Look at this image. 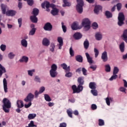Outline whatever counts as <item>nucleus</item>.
Returning <instances> with one entry per match:
<instances>
[{
  "mask_svg": "<svg viewBox=\"0 0 127 127\" xmlns=\"http://www.w3.org/2000/svg\"><path fill=\"white\" fill-rule=\"evenodd\" d=\"M3 110L5 113H9V109L11 108V103L10 101L7 98H4L2 100Z\"/></svg>",
  "mask_w": 127,
  "mask_h": 127,
  "instance_id": "nucleus-1",
  "label": "nucleus"
},
{
  "mask_svg": "<svg viewBox=\"0 0 127 127\" xmlns=\"http://www.w3.org/2000/svg\"><path fill=\"white\" fill-rule=\"evenodd\" d=\"M57 65L55 64H53L51 66V69L50 70V75L52 78H55L58 75L57 72Z\"/></svg>",
  "mask_w": 127,
  "mask_h": 127,
  "instance_id": "nucleus-2",
  "label": "nucleus"
},
{
  "mask_svg": "<svg viewBox=\"0 0 127 127\" xmlns=\"http://www.w3.org/2000/svg\"><path fill=\"white\" fill-rule=\"evenodd\" d=\"M118 19V25H119V26H122V25H124V24H125L124 21L126 19V18L125 17V15L124 14V13L120 12L119 13Z\"/></svg>",
  "mask_w": 127,
  "mask_h": 127,
  "instance_id": "nucleus-3",
  "label": "nucleus"
},
{
  "mask_svg": "<svg viewBox=\"0 0 127 127\" xmlns=\"http://www.w3.org/2000/svg\"><path fill=\"white\" fill-rule=\"evenodd\" d=\"M77 4L76 6V10L78 13L83 12V6H84V2L83 0H77Z\"/></svg>",
  "mask_w": 127,
  "mask_h": 127,
  "instance_id": "nucleus-4",
  "label": "nucleus"
},
{
  "mask_svg": "<svg viewBox=\"0 0 127 127\" xmlns=\"http://www.w3.org/2000/svg\"><path fill=\"white\" fill-rule=\"evenodd\" d=\"M82 26H84V29L86 30H89L91 28V22L88 18L83 19L82 22Z\"/></svg>",
  "mask_w": 127,
  "mask_h": 127,
  "instance_id": "nucleus-5",
  "label": "nucleus"
},
{
  "mask_svg": "<svg viewBox=\"0 0 127 127\" xmlns=\"http://www.w3.org/2000/svg\"><path fill=\"white\" fill-rule=\"evenodd\" d=\"M72 89L73 90V94H76V93H79L80 92H82V91H83V86L82 85H78L77 86H76V85H73L72 86Z\"/></svg>",
  "mask_w": 127,
  "mask_h": 127,
  "instance_id": "nucleus-6",
  "label": "nucleus"
},
{
  "mask_svg": "<svg viewBox=\"0 0 127 127\" xmlns=\"http://www.w3.org/2000/svg\"><path fill=\"white\" fill-rule=\"evenodd\" d=\"M16 104L18 108L15 110V111L16 113L19 114V113H20L21 111L20 108H23L24 107V104H23V101L19 100L17 101Z\"/></svg>",
  "mask_w": 127,
  "mask_h": 127,
  "instance_id": "nucleus-7",
  "label": "nucleus"
},
{
  "mask_svg": "<svg viewBox=\"0 0 127 127\" xmlns=\"http://www.w3.org/2000/svg\"><path fill=\"white\" fill-rule=\"evenodd\" d=\"M34 98V95L32 94V93H30L28 94L26 98L24 99L25 102L28 103V102H32L33 99Z\"/></svg>",
  "mask_w": 127,
  "mask_h": 127,
  "instance_id": "nucleus-8",
  "label": "nucleus"
},
{
  "mask_svg": "<svg viewBox=\"0 0 127 127\" xmlns=\"http://www.w3.org/2000/svg\"><path fill=\"white\" fill-rule=\"evenodd\" d=\"M41 6L42 8H46V11H50V9L49 8L50 7V3L49 1H46L45 2H43L41 4Z\"/></svg>",
  "mask_w": 127,
  "mask_h": 127,
  "instance_id": "nucleus-9",
  "label": "nucleus"
},
{
  "mask_svg": "<svg viewBox=\"0 0 127 127\" xmlns=\"http://www.w3.org/2000/svg\"><path fill=\"white\" fill-rule=\"evenodd\" d=\"M52 25L49 22L46 23L43 27L44 30L46 31H51L52 30Z\"/></svg>",
  "mask_w": 127,
  "mask_h": 127,
  "instance_id": "nucleus-10",
  "label": "nucleus"
},
{
  "mask_svg": "<svg viewBox=\"0 0 127 127\" xmlns=\"http://www.w3.org/2000/svg\"><path fill=\"white\" fill-rule=\"evenodd\" d=\"M101 59L103 62H107L108 61V53L106 51H104L101 55Z\"/></svg>",
  "mask_w": 127,
  "mask_h": 127,
  "instance_id": "nucleus-11",
  "label": "nucleus"
},
{
  "mask_svg": "<svg viewBox=\"0 0 127 127\" xmlns=\"http://www.w3.org/2000/svg\"><path fill=\"white\" fill-rule=\"evenodd\" d=\"M82 36L83 35H82V34L80 32L75 33L73 35V37L75 40H79V39H81Z\"/></svg>",
  "mask_w": 127,
  "mask_h": 127,
  "instance_id": "nucleus-12",
  "label": "nucleus"
},
{
  "mask_svg": "<svg viewBox=\"0 0 127 127\" xmlns=\"http://www.w3.org/2000/svg\"><path fill=\"white\" fill-rule=\"evenodd\" d=\"M16 13V11L13 10H9L6 12V15H7V16H14Z\"/></svg>",
  "mask_w": 127,
  "mask_h": 127,
  "instance_id": "nucleus-13",
  "label": "nucleus"
},
{
  "mask_svg": "<svg viewBox=\"0 0 127 127\" xmlns=\"http://www.w3.org/2000/svg\"><path fill=\"white\" fill-rule=\"evenodd\" d=\"M3 86L4 89V92L5 93H7V81L6 78H3Z\"/></svg>",
  "mask_w": 127,
  "mask_h": 127,
  "instance_id": "nucleus-14",
  "label": "nucleus"
},
{
  "mask_svg": "<svg viewBox=\"0 0 127 127\" xmlns=\"http://www.w3.org/2000/svg\"><path fill=\"white\" fill-rule=\"evenodd\" d=\"M4 73H6V70L1 64H0V78L2 76V74Z\"/></svg>",
  "mask_w": 127,
  "mask_h": 127,
  "instance_id": "nucleus-15",
  "label": "nucleus"
},
{
  "mask_svg": "<svg viewBox=\"0 0 127 127\" xmlns=\"http://www.w3.org/2000/svg\"><path fill=\"white\" fill-rule=\"evenodd\" d=\"M102 8H103L101 7V5H96L95 6L94 11L95 13H96V14H98L99 13L100 10H102Z\"/></svg>",
  "mask_w": 127,
  "mask_h": 127,
  "instance_id": "nucleus-16",
  "label": "nucleus"
},
{
  "mask_svg": "<svg viewBox=\"0 0 127 127\" xmlns=\"http://www.w3.org/2000/svg\"><path fill=\"white\" fill-rule=\"evenodd\" d=\"M85 56L86 57L87 62L89 64H92L93 63V58L92 57H90V55L88 53H85Z\"/></svg>",
  "mask_w": 127,
  "mask_h": 127,
  "instance_id": "nucleus-17",
  "label": "nucleus"
},
{
  "mask_svg": "<svg viewBox=\"0 0 127 127\" xmlns=\"http://www.w3.org/2000/svg\"><path fill=\"white\" fill-rule=\"evenodd\" d=\"M30 19L32 22H33V23H37V21H38V19H37V17L35 15H32L30 16Z\"/></svg>",
  "mask_w": 127,
  "mask_h": 127,
  "instance_id": "nucleus-18",
  "label": "nucleus"
},
{
  "mask_svg": "<svg viewBox=\"0 0 127 127\" xmlns=\"http://www.w3.org/2000/svg\"><path fill=\"white\" fill-rule=\"evenodd\" d=\"M61 67H62L64 70H65V71H70V66H67L66 64L64 63L63 64H61Z\"/></svg>",
  "mask_w": 127,
  "mask_h": 127,
  "instance_id": "nucleus-19",
  "label": "nucleus"
},
{
  "mask_svg": "<svg viewBox=\"0 0 127 127\" xmlns=\"http://www.w3.org/2000/svg\"><path fill=\"white\" fill-rule=\"evenodd\" d=\"M77 82L79 83V85L80 86H83L84 85V77H79L77 79Z\"/></svg>",
  "mask_w": 127,
  "mask_h": 127,
  "instance_id": "nucleus-20",
  "label": "nucleus"
},
{
  "mask_svg": "<svg viewBox=\"0 0 127 127\" xmlns=\"http://www.w3.org/2000/svg\"><path fill=\"white\" fill-rule=\"evenodd\" d=\"M96 86V83L94 82H91L89 84V87L90 89H92V90H96L97 88Z\"/></svg>",
  "mask_w": 127,
  "mask_h": 127,
  "instance_id": "nucleus-21",
  "label": "nucleus"
},
{
  "mask_svg": "<svg viewBox=\"0 0 127 127\" xmlns=\"http://www.w3.org/2000/svg\"><path fill=\"white\" fill-rule=\"evenodd\" d=\"M71 27L72 30H77V29H78V23H77V22H74L71 24Z\"/></svg>",
  "mask_w": 127,
  "mask_h": 127,
  "instance_id": "nucleus-22",
  "label": "nucleus"
},
{
  "mask_svg": "<svg viewBox=\"0 0 127 127\" xmlns=\"http://www.w3.org/2000/svg\"><path fill=\"white\" fill-rule=\"evenodd\" d=\"M75 60L77 61V62L82 63V62H83V57L81 55H77L75 56Z\"/></svg>",
  "mask_w": 127,
  "mask_h": 127,
  "instance_id": "nucleus-23",
  "label": "nucleus"
},
{
  "mask_svg": "<svg viewBox=\"0 0 127 127\" xmlns=\"http://www.w3.org/2000/svg\"><path fill=\"white\" fill-rule=\"evenodd\" d=\"M43 44L45 46H49L50 44V42L49 41V40L47 39V38H44L43 40Z\"/></svg>",
  "mask_w": 127,
  "mask_h": 127,
  "instance_id": "nucleus-24",
  "label": "nucleus"
},
{
  "mask_svg": "<svg viewBox=\"0 0 127 127\" xmlns=\"http://www.w3.org/2000/svg\"><path fill=\"white\" fill-rule=\"evenodd\" d=\"M66 113L68 116L72 119L73 118V111L71 109H69L66 110Z\"/></svg>",
  "mask_w": 127,
  "mask_h": 127,
  "instance_id": "nucleus-25",
  "label": "nucleus"
},
{
  "mask_svg": "<svg viewBox=\"0 0 127 127\" xmlns=\"http://www.w3.org/2000/svg\"><path fill=\"white\" fill-rule=\"evenodd\" d=\"M19 62L22 63V62H25V63H27L28 62V57L23 56L21 59L19 60Z\"/></svg>",
  "mask_w": 127,
  "mask_h": 127,
  "instance_id": "nucleus-26",
  "label": "nucleus"
},
{
  "mask_svg": "<svg viewBox=\"0 0 127 127\" xmlns=\"http://www.w3.org/2000/svg\"><path fill=\"white\" fill-rule=\"evenodd\" d=\"M59 12V10L57 9V8H53L51 10V13L53 15H57L58 14V13Z\"/></svg>",
  "mask_w": 127,
  "mask_h": 127,
  "instance_id": "nucleus-27",
  "label": "nucleus"
},
{
  "mask_svg": "<svg viewBox=\"0 0 127 127\" xmlns=\"http://www.w3.org/2000/svg\"><path fill=\"white\" fill-rule=\"evenodd\" d=\"M95 38L96 39V40H101V39L103 38V36L101 35V33H97L95 34Z\"/></svg>",
  "mask_w": 127,
  "mask_h": 127,
  "instance_id": "nucleus-28",
  "label": "nucleus"
},
{
  "mask_svg": "<svg viewBox=\"0 0 127 127\" xmlns=\"http://www.w3.org/2000/svg\"><path fill=\"white\" fill-rule=\"evenodd\" d=\"M83 45H84V48L86 49V50H87V49L89 48V46L90 45V44L89 43V41L86 39L83 43Z\"/></svg>",
  "mask_w": 127,
  "mask_h": 127,
  "instance_id": "nucleus-29",
  "label": "nucleus"
},
{
  "mask_svg": "<svg viewBox=\"0 0 127 127\" xmlns=\"http://www.w3.org/2000/svg\"><path fill=\"white\" fill-rule=\"evenodd\" d=\"M64 4H63V7H65V6H70L71 3L68 2V0H63Z\"/></svg>",
  "mask_w": 127,
  "mask_h": 127,
  "instance_id": "nucleus-30",
  "label": "nucleus"
},
{
  "mask_svg": "<svg viewBox=\"0 0 127 127\" xmlns=\"http://www.w3.org/2000/svg\"><path fill=\"white\" fill-rule=\"evenodd\" d=\"M1 7L2 9V13L3 14H5V12L6 11V5L4 4H1Z\"/></svg>",
  "mask_w": 127,
  "mask_h": 127,
  "instance_id": "nucleus-31",
  "label": "nucleus"
},
{
  "mask_svg": "<svg viewBox=\"0 0 127 127\" xmlns=\"http://www.w3.org/2000/svg\"><path fill=\"white\" fill-rule=\"evenodd\" d=\"M120 49L121 52H125V42H123L120 45Z\"/></svg>",
  "mask_w": 127,
  "mask_h": 127,
  "instance_id": "nucleus-32",
  "label": "nucleus"
},
{
  "mask_svg": "<svg viewBox=\"0 0 127 127\" xmlns=\"http://www.w3.org/2000/svg\"><path fill=\"white\" fill-rule=\"evenodd\" d=\"M65 77H66L67 78H71L72 76H73V73L72 72H70V71H65Z\"/></svg>",
  "mask_w": 127,
  "mask_h": 127,
  "instance_id": "nucleus-33",
  "label": "nucleus"
},
{
  "mask_svg": "<svg viewBox=\"0 0 127 127\" xmlns=\"http://www.w3.org/2000/svg\"><path fill=\"white\" fill-rule=\"evenodd\" d=\"M21 44L23 47H27V41L23 39L21 41Z\"/></svg>",
  "mask_w": 127,
  "mask_h": 127,
  "instance_id": "nucleus-34",
  "label": "nucleus"
},
{
  "mask_svg": "<svg viewBox=\"0 0 127 127\" xmlns=\"http://www.w3.org/2000/svg\"><path fill=\"white\" fill-rule=\"evenodd\" d=\"M35 118H36V114H30L28 116V120H33Z\"/></svg>",
  "mask_w": 127,
  "mask_h": 127,
  "instance_id": "nucleus-35",
  "label": "nucleus"
},
{
  "mask_svg": "<svg viewBox=\"0 0 127 127\" xmlns=\"http://www.w3.org/2000/svg\"><path fill=\"white\" fill-rule=\"evenodd\" d=\"M105 15L107 18H111V17H113V14L109 11H106L105 12Z\"/></svg>",
  "mask_w": 127,
  "mask_h": 127,
  "instance_id": "nucleus-36",
  "label": "nucleus"
},
{
  "mask_svg": "<svg viewBox=\"0 0 127 127\" xmlns=\"http://www.w3.org/2000/svg\"><path fill=\"white\" fill-rule=\"evenodd\" d=\"M32 12H33V15L37 16V15L39 14V9L36 8H35L33 9Z\"/></svg>",
  "mask_w": 127,
  "mask_h": 127,
  "instance_id": "nucleus-37",
  "label": "nucleus"
},
{
  "mask_svg": "<svg viewBox=\"0 0 127 127\" xmlns=\"http://www.w3.org/2000/svg\"><path fill=\"white\" fill-rule=\"evenodd\" d=\"M36 31V28H32L29 33V35L33 36L34 34H35Z\"/></svg>",
  "mask_w": 127,
  "mask_h": 127,
  "instance_id": "nucleus-38",
  "label": "nucleus"
},
{
  "mask_svg": "<svg viewBox=\"0 0 127 127\" xmlns=\"http://www.w3.org/2000/svg\"><path fill=\"white\" fill-rule=\"evenodd\" d=\"M62 28L64 33H66L67 32V27L64 25V22H62Z\"/></svg>",
  "mask_w": 127,
  "mask_h": 127,
  "instance_id": "nucleus-39",
  "label": "nucleus"
},
{
  "mask_svg": "<svg viewBox=\"0 0 127 127\" xmlns=\"http://www.w3.org/2000/svg\"><path fill=\"white\" fill-rule=\"evenodd\" d=\"M44 98L45 100H46L47 102H51L52 100L48 94H45Z\"/></svg>",
  "mask_w": 127,
  "mask_h": 127,
  "instance_id": "nucleus-40",
  "label": "nucleus"
},
{
  "mask_svg": "<svg viewBox=\"0 0 127 127\" xmlns=\"http://www.w3.org/2000/svg\"><path fill=\"white\" fill-rule=\"evenodd\" d=\"M98 123L99 127H103V126H105V121H104V120L102 119H99Z\"/></svg>",
  "mask_w": 127,
  "mask_h": 127,
  "instance_id": "nucleus-41",
  "label": "nucleus"
},
{
  "mask_svg": "<svg viewBox=\"0 0 127 127\" xmlns=\"http://www.w3.org/2000/svg\"><path fill=\"white\" fill-rule=\"evenodd\" d=\"M54 49H55V45L54 43H51L50 47V50L51 52H54Z\"/></svg>",
  "mask_w": 127,
  "mask_h": 127,
  "instance_id": "nucleus-42",
  "label": "nucleus"
},
{
  "mask_svg": "<svg viewBox=\"0 0 127 127\" xmlns=\"http://www.w3.org/2000/svg\"><path fill=\"white\" fill-rule=\"evenodd\" d=\"M105 71L106 72H111V66L110 64L105 65Z\"/></svg>",
  "mask_w": 127,
  "mask_h": 127,
  "instance_id": "nucleus-43",
  "label": "nucleus"
},
{
  "mask_svg": "<svg viewBox=\"0 0 127 127\" xmlns=\"http://www.w3.org/2000/svg\"><path fill=\"white\" fill-rule=\"evenodd\" d=\"M35 72V69H32L28 70V74L29 76H33V73Z\"/></svg>",
  "mask_w": 127,
  "mask_h": 127,
  "instance_id": "nucleus-44",
  "label": "nucleus"
},
{
  "mask_svg": "<svg viewBox=\"0 0 127 127\" xmlns=\"http://www.w3.org/2000/svg\"><path fill=\"white\" fill-rule=\"evenodd\" d=\"M94 53H95V58H97V57H98V56H99V50L98 49H97V48H95L94 49Z\"/></svg>",
  "mask_w": 127,
  "mask_h": 127,
  "instance_id": "nucleus-45",
  "label": "nucleus"
},
{
  "mask_svg": "<svg viewBox=\"0 0 127 127\" xmlns=\"http://www.w3.org/2000/svg\"><path fill=\"white\" fill-rule=\"evenodd\" d=\"M14 56H15V55L12 52L9 53L8 55V57L9 58V59H13V58H14Z\"/></svg>",
  "mask_w": 127,
  "mask_h": 127,
  "instance_id": "nucleus-46",
  "label": "nucleus"
},
{
  "mask_svg": "<svg viewBox=\"0 0 127 127\" xmlns=\"http://www.w3.org/2000/svg\"><path fill=\"white\" fill-rule=\"evenodd\" d=\"M119 68L117 66H115L114 68V70H113V74H115L116 75H117V74H118V73H119Z\"/></svg>",
  "mask_w": 127,
  "mask_h": 127,
  "instance_id": "nucleus-47",
  "label": "nucleus"
},
{
  "mask_svg": "<svg viewBox=\"0 0 127 127\" xmlns=\"http://www.w3.org/2000/svg\"><path fill=\"white\" fill-rule=\"evenodd\" d=\"M69 54L71 56V57H73L75 55V54L74 53V51L73 50V49L72 48V47H71L69 49Z\"/></svg>",
  "mask_w": 127,
  "mask_h": 127,
  "instance_id": "nucleus-48",
  "label": "nucleus"
},
{
  "mask_svg": "<svg viewBox=\"0 0 127 127\" xmlns=\"http://www.w3.org/2000/svg\"><path fill=\"white\" fill-rule=\"evenodd\" d=\"M118 78V75L117 74H114L111 77V78L109 79L110 81H113V80H116Z\"/></svg>",
  "mask_w": 127,
  "mask_h": 127,
  "instance_id": "nucleus-49",
  "label": "nucleus"
},
{
  "mask_svg": "<svg viewBox=\"0 0 127 127\" xmlns=\"http://www.w3.org/2000/svg\"><path fill=\"white\" fill-rule=\"evenodd\" d=\"M92 28H93V29H97V28L99 27V25H98V23H97L96 22H94L92 25Z\"/></svg>",
  "mask_w": 127,
  "mask_h": 127,
  "instance_id": "nucleus-50",
  "label": "nucleus"
},
{
  "mask_svg": "<svg viewBox=\"0 0 127 127\" xmlns=\"http://www.w3.org/2000/svg\"><path fill=\"white\" fill-rule=\"evenodd\" d=\"M27 3L28 5L30 6H32L33 5V4L34 3V1L33 0H28Z\"/></svg>",
  "mask_w": 127,
  "mask_h": 127,
  "instance_id": "nucleus-51",
  "label": "nucleus"
},
{
  "mask_svg": "<svg viewBox=\"0 0 127 127\" xmlns=\"http://www.w3.org/2000/svg\"><path fill=\"white\" fill-rule=\"evenodd\" d=\"M58 42H59V44H60L61 45L62 44H63V39H62V37H59L58 38Z\"/></svg>",
  "mask_w": 127,
  "mask_h": 127,
  "instance_id": "nucleus-52",
  "label": "nucleus"
},
{
  "mask_svg": "<svg viewBox=\"0 0 127 127\" xmlns=\"http://www.w3.org/2000/svg\"><path fill=\"white\" fill-rule=\"evenodd\" d=\"M116 6L117 8V10H118V11H120V10H121V9H122V3H118L116 4Z\"/></svg>",
  "mask_w": 127,
  "mask_h": 127,
  "instance_id": "nucleus-53",
  "label": "nucleus"
},
{
  "mask_svg": "<svg viewBox=\"0 0 127 127\" xmlns=\"http://www.w3.org/2000/svg\"><path fill=\"white\" fill-rule=\"evenodd\" d=\"M29 127H36V125H34V122L31 121L28 125Z\"/></svg>",
  "mask_w": 127,
  "mask_h": 127,
  "instance_id": "nucleus-54",
  "label": "nucleus"
},
{
  "mask_svg": "<svg viewBox=\"0 0 127 127\" xmlns=\"http://www.w3.org/2000/svg\"><path fill=\"white\" fill-rule=\"evenodd\" d=\"M0 48L2 51H5L6 49V46L5 45L2 44L1 45Z\"/></svg>",
  "mask_w": 127,
  "mask_h": 127,
  "instance_id": "nucleus-55",
  "label": "nucleus"
},
{
  "mask_svg": "<svg viewBox=\"0 0 127 127\" xmlns=\"http://www.w3.org/2000/svg\"><path fill=\"white\" fill-rule=\"evenodd\" d=\"M91 92L93 95V96H98V92L97 90L93 89L91 90Z\"/></svg>",
  "mask_w": 127,
  "mask_h": 127,
  "instance_id": "nucleus-56",
  "label": "nucleus"
},
{
  "mask_svg": "<svg viewBox=\"0 0 127 127\" xmlns=\"http://www.w3.org/2000/svg\"><path fill=\"white\" fill-rule=\"evenodd\" d=\"M18 22L19 24V27H21V25L22 24V18H20L18 19Z\"/></svg>",
  "mask_w": 127,
  "mask_h": 127,
  "instance_id": "nucleus-57",
  "label": "nucleus"
},
{
  "mask_svg": "<svg viewBox=\"0 0 127 127\" xmlns=\"http://www.w3.org/2000/svg\"><path fill=\"white\" fill-rule=\"evenodd\" d=\"M82 74L83 75H84V76H86V75H87V69H86V68H85V67H82Z\"/></svg>",
  "mask_w": 127,
  "mask_h": 127,
  "instance_id": "nucleus-58",
  "label": "nucleus"
},
{
  "mask_svg": "<svg viewBox=\"0 0 127 127\" xmlns=\"http://www.w3.org/2000/svg\"><path fill=\"white\" fill-rule=\"evenodd\" d=\"M106 104H107V106H110L111 102L110 100V98H109V97H107L106 98Z\"/></svg>",
  "mask_w": 127,
  "mask_h": 127,
  "instance_id": "nucleus-59",
  "label": "nucleus"
},
{
  "mask_svg": "<svg viewBox=\"0 0 127 127\" xmlns=\"http://www.w3.org/2000/svg\"><path fill=\"white\" fill-rule=\"evenodd\" d=\"M31 105H32L31 102H29V103L28 104L24 105V107L26 109H28V108H29V107H30Z\"/></svg>",
  "mask_w": 127,
  "mask_h": 127,
  "instance_id": "nucleus-60",
  "label": "nucleus"
},
{
  "mask_svg": "<svg viewBox=\"0 0 127 127\" xmlns=\"http://www.w3.org/2000/svg\"><path fill=\"white\" fill-rule=\"evenodd\" d=\"M97 105L96 104H92L91 110L95 111V110H97Z\"/></svg>",
  "mask_w": 127,
  "mask_h": 127,
  "instance_id": "nucleus-61",
  "label": "nucleus"
},
{
  "mask_svg": "<svg viewBox=\"0 0 127 127\" xmlns=\"http://www.w3.org/2000/svg\"><path fill=\"white\" fill-rule=\"evenodd\" d=\"M34 81H35V82L40 83V78H39V77L38 76H36L35 77Z\"/></svg>",
  "mask_w": 127,
  "mask_h": 127,
  "instance_id": "nucleus-62",
  "label": "nucleus"
},
{
  "mask_svg": "<svg viewBox=\"0 0 127 127\" xmlns=\"http://www.w3.org/2000/svg\"><path fill=\"white\" fill-rule=\"evenodd\" d=\"M44 91H45V87L43 86L40 88V90L39 92L41 94L42 93H43Z\"/></svg>",
  "mask_w": 127,
  "mask_h": 127,
  "instance_id": "nucleus-63",
  "label": "nucleus"
},
{
  "mask_svg": "<svg viewBox=\"0 0 127 127\" xmlns=\"http://www.w3.org/2000/svg\"><path fill=\"white\" fill-rule=\"evenodd\" d=\"M67 127V124L65 123H62L60 124L59 127Z\"/></svg>",
  "mask_w": 127,
  "mask_h": 127,
  "instance_id": "nucleus-64",
  "label": "nucleus"
}]
</instances>
